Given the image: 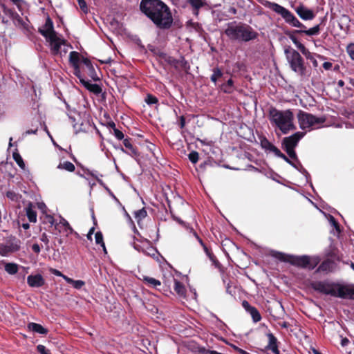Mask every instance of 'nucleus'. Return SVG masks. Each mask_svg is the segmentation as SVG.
Listing matches in <instances>:
<instances>
[{
  "label": "nucleus",
  "mask_w": 354,
  "mask_h": 354,
  "mask_svg": "<svg viewBox=\"0 0 354 354\" xmlns=\"http://www.w3.org/2000/svg\"><path fill=\"white\" fill-rule=\"evenodd\" d=\"M261 146L266 151L272 152L274 155H276L279 150L266 138H263L261 140Z\"/></svg>",
  "instance_id": "obj_19"
},
{
  "label": "nucleus",
  "mask_w": 354,
  "mask_h": 354,
  "mask_svg": "<svg viewBox=\"0 0 354 354\" xmlns=\"http://www.w3.org/2000/svg\"><path fill=\"white\" fill-rule=\"evenodd\" d=\"M189 160L194 164L196 163L198 160V153L193 151L189 154Z\"/></svg>",
  "instance_id": "obj_42"
},
{
  "label": "nucleus",
  "mask_w": 354,
  "mask_h": 354,
  "mask_svg": "<svg viewBox=\"0 0 354 354\" xmlns=\"http://www.w3.org/2000/svg\"><path fill=\"white\" fill-rule=\"evenodd\" d=\"M37 131V129L35 130H28L26 132L24 133L23 136H27L29 134H35Z\"/></svg>",
  "instance_id": "obj_63"
},
{
  "label": "nucleus",
  "mask_w": 354,
  "mask_h": 354,
  "mask_svg": "<svg viewBox=\"0 0 354 354\" xmlns=\"http://www.w3.org/2000/svg\"><path fill=\"white\" fill-rule=\"evenodd\" d=\"M145 102L149 105L157 104L158 98L152 95L148 94L145 98Z\"/></svg>",
  "instance_id": "obj_40"
},
{
  "label": "nucleus",
  "mask_w": 354,
  "mask_h": 354,
  "mask_svg": "<svg viewBox=\"0 0 354 354\" xmlns=\"http://www.w3.org/2000/svg\"><path fill=\"white\" fill-rule=\"evenodd\" d=\"M297 163H295L293 162H292V164H290L291 166H292L293 167H295V169H297V170L304 173H306L307 174V171L302 167V166L301 165L300 162H299L298 159L297 160H295Z\"/></svg>",
  "instance_id": "obj_48"
},
{
  "label": "nucleus",
  "mask_w": 354,
  "mask_h": 354,
  "mask_svg": "<svg viewBox=\"0 0 354 354\" xmlns=\"http://www.w3.org/2000/svg\"><path fill=\"white\" fill-rule=\"evenodd\" d=\"M208 257L209 258L210 261L212 262V263L215 266L217 267L219 265L218 261L216 260V257L213 254V253L209 254V256H208Z\"/></svg>",
  "instance_id": "obj_55"
},
{
  "label": "nucleus",
  "mask_w": 354,
  "mask_h": 354,
  "mask_svg": "<svg viewBox=\"0 0 354 354\" xmlns=\"http://www.w3.org/2000/svg\"><path fill=\"white\" fill-rule=\"evenodd\" d=\"M94 232V227H91L89 231H88V233L87 234V239H89V240H92V235Z\"/></svg>",
  "instance_id": "obj_62"
},
{
  "label": "nucleus",
  "mask_w": 354,
  "mask_h": 354,
  "mask_svg": "<svg viewBox=\"0 0 354 354\" xmlns=\"http://www.w3.org/2000/svg\"><path fill=\"white\" fill-rule=\"evenodd\" d=\"M39 32L46 38L50 52L54 55H64L68 49L72 48L61 35L55 31L53 22L49 17L46 18L44 25L39 28Z\"/></svg>",
  "instance_id": "obj_3"
},
{
  "label": "nucleus",
  "mask_w": 354,
  "mask_h": 354,
  "mask_svg": "<svg viewBox=\"0 0 354 354\" xmlns=\"http://www.w3.org/2000/svg\"><path fill=\"white\" fill-rule=\"evenodd\" d=\"M329 222L330 223L335 227V230H336V232L337 234H339L340 232V230H339V224L336 221V220L335 219V218L332 216H330L329 218Z\"/></svg>",
  "instance_id": "obj_43"
},
{
  "label": "nucleus",
  "mask_w": 354,
  "mask_h": 354,
  "mask_svg": "<svg viewBox=\"0 0 354 354\" xmlns=\"http://www.w3.org/2000/svg\"><path fill=\"white\" fill-rule=\"evenodd\" d=\"M310 286L319 292L343 299H354V286L328 281H313Z\"/></svg>",
  "instance_id": "obj_4"
},
{
  "label": "nucleus",
  "mask_w": 354,
  "mask_h": 354,
  "mask_svg": "<svg viewBox=\"0 0 354 354\" xmlns=\"http://www.w3.org/2000/svg\"><path fill=\"white\" fill-rule=\"evenodd\" d=\"M224 32L230 40L239 42H248L258 36L257 32L250 26L235 21L227 24Z\"/></svg>",
  "instance_id": "obj_5"
},
{
  "label": "nucleus",
  "mask_w": 354,
  "mask_h": 354,
  "mask_svg": "<svg viewBox=\"0 0 354 354\" xmlns=\"http://www.w3.org/2000/svg\"><path fill=\"white\" fill-rule=\"evenodd\" d=\"M267 337L268 338V344L266 348L271 351L273 354H280L278 349L277 339L270 333L267 335Z\"/></svg>",
  "instance_id": "obj_15"
},
{
  "label": "nucleus",
  "mask_w": 354,
  "mask_h": 354,
  "mask_svg": "<svg viewBox=\"0 0 354 354\" xmlns=\"http://www.w3.org/2000/svg\"><path fill=\"white\" fill-rule=\"evenodd\" d=\"M12 20L16 26L21 28H25L26 23L18 14L16 13L15 15H12Z\"/></svg>",
  "instance_id": "obj_30"
},
{
  "label": "nucleus",
  "mask_w": 354,
  "mask_h": 354,
  "mask_svg": "<svg viewBox=\"0 0 354 354\" xmlns=\"http://www.w3.org/2000/svg\"><path fill=\"white\" fill-rule=\"evenodd\" d=\"M27 283L31 288H40L45 283V279L40 274H30L27 277Z\"/></svg>",
  "instance_id": "obj_12"
},
{
  "label": "nucleus",
  "mask_w": 354,
  "mask_h": 354,
  "mask_svg": "<svg viewBox=\"0 0 354 354\" xmlns=\"http://www.w3.org/2000/svg\"><path fill=\"white\" fill-rule=\"evenodd\" d=\"M242 304H243V306L245 308V310L247 311L249 310L250 308L253 307V306H251L247 301H243Z\"/></svg>",
  "instance_id": "obj_61"
},
{
  "label": "nucleus",
  "mask_w": 354,
  "mask_h": 354,
  "mask_svg": "<svg viewBox=\"0 0 354 354\" xmlns=\"http://www.w3.org/2000/svg\"><path fill=\"white\" fill-rule=\"evenodd\" d=\"M233 80L232 79L228 80L227 82L223 86V91L225 93H231L233 91Z\"/></svg>",
  "instance_id": "obj_37"
},
{
  "label": "nucleus",
  "mask_w": 354,
  "mask_h": 354,
  "mask_svg": "<svg viewBox=\"0 0 354 354\" xmlns=\"http://www.w3.org/2000/svg\"><path fill=\"white\" fill-rule=\"evenodd\" d=\"M123 144L126 149H127L129 151L125 150L124 148H121V151L122 152L126 153L131 156L137 155V150L133 147L129 138L124 139Z\"/></svg>",
  "instance_id": "obj_22"
},
{
  "label": "nucleus",
  "mask_w": 354,
  "mask_h": 354,
  "mask_svg": "<svg viewBox=\"0 0 354 354\" xmlns=\"http://www.w3.org/2000/svg\"><path fill=\"white\" fill-rule=\"evenodd\" d=\"M270 118L272 124L277 127L284 134L295 129L294 115L290 110L279 111L272 109L270 111Z\"/></svg>",
  "instance_id": "obj_6"
},
{
  "label": "nucleus",
  "mask_w": 354,
  "mask_h": 354,
  "mask_svg": "<svg viewBox=\"0 0 354 354\" xmlns=\"http://www.w3.org/2000/svg\"><path fill=\"white\" fill-rule=\"evenodd\" d=\"M113 131V135L118 140H124V134L121 131H120L117 128H115Z\"/></svg>",
  "instance_id": "obj_46"
},
{
  "label": "nucleus",
  "mask_w": 354,
  "mask_h": 354,
  "mask_svg": "<svg viewBox=\"0 0 354 354\" xmlns=\"http://www.w3.org/2000/svg\"><path fill=\"white\" fill-rule=\"evenodd\" d=\"M26 216L30 222H37V212L34 209V206L32 203L29 202L25 207Z\"/></svg>",
  "instance_id": "obj_18"
},
{
  "label": "nucleus",
  "mask_w": 354,
  "mask_h": 354,
  "mask_svg": "<svg viewBox=\"0 0 354 354\" xmlns=\"http://www.w3.org/2000/svg\"><path fill=\"white\" fill-rule=\"evenodd\" d=\"M28 328L30 330H32L35 333L41 334V335H46L48 333V330L45 328H44L41 324L30 322L28 324Z\"/></svg>",
  "instance_id": "obj_23"
},
{
  "label": "nucleus",
  "mask_w": 354,
  "mask_h": 354,
  "mask_svg": "<svg viewBox=\"0 0 354 354\" xmlns=\"http://www.w3.org/2000/svg\"><path fill=\"white\" fill-rule=\"evenodd\" d=\"M335 268V263L330 259L324 261L319 266L317 270L321 272H331Z\"/></svg>",
  "instance_id": "obj_20"
},
{
  "label": "nucleus",
  "mask_w": 354,
  "mask_h": 354,
  "mask_svg": "<svg viewBox=\"0 0 354 354\" xmlns=\"http://www.w3.org/2000/svg\"><path fill=\"white\" fill-rule=\"evenodd\" d=\"M83 62L86 65V66L88 68V71L90 72V74H91V77L94 80H96L95 77H94V74L95 75V71L94 67L93 66V65L91 63V62L88 59H84L83 60Z\"/></svg>",
  "instance_id": "obj_36"
},
{
  "label": "nucleus",
  "mask_w": 354,
  "mask_h": 354,
  "mask_svg": "<svg viewBox=\"0 0 354 354\" xmlns=\"http://www.w3.org/2000/svg\"><path fill=\"white\" fill-rule=\"evenodd\" d=\"M208 257L209 258L210 261L212 262V263L215 266L217 267L219 265L218 261L216 260V257L213 254V253L209 254V256H208Z\"/></svg>",
  "instance_id": "obj_53"
},
{
  "label": "nucleus",
  "mask_w": 354,
  "mask_h": 354,
  "mask_svg": "<svg viewBox=\"0 0 354 354\" xmlns=\"http://www.w3.org/2000/svg\"><path fill=\"white\" fill-rule=\"evenodd\" d=\"M77 117L80 118L79 113H75L74 115H69V119L71 120V122L73 125L75 133H77L78 132L83 130V122L80 121V120H78V121H76L77 119Z\"/></svg>",
  "instance_id": "obj_16"
},
{
  "label": "nucleus",
  "mask_w": 354,
  "mask_h": 354,
  "mask_svg": "<svg viewBox=\"0 0 354 354\" xmlns=\"http://www.w3.org/2000/svg\"><path fill=\"white\" fill-rule=\"evenodd\" d=\"M295 12H297V14L299 15V17L301 19L306 20H306H312L315 17V15L312 10L308 9V8L304 7V6H298L295 9Z\"/></svg>",
  "instance_id": "obj_13"
},
{
  "label": "nucleus",
  "mask_w": 354,
  "mask_h": 354,
  "mask_svg": "<svg viewBox=\"0 0 354 354\" xmlns=\"http://www.w3.org/2000/svg\"><path fill=\"white\" fill-rule=\"evenodd\" d=\"M32 250L34 252L38 254L41 251L40 246L37 243H35L32 245Z\"/></svg>",
  "instance_id": "obj_56"
},
{
  "label": "nucleus",
  "mask_w": 354,
  "mask_h": 354,
  "mask_svg": "<svg viewBox=\"0 0 354 354\" xmlns=\"http://www.w3.org/2000/svg\"><path fill=\"white\" fill-rule=\"evenodd\" d=\"M261 3L262 5L272 9L274 12L281 15L285 22L290 26L299 28V30H295V33H304L308 36L319 35L320 32V26L319 24L306 30V27L300 22L299 20L288 9L278 3L266 0H263Z\"/></svg>",
  "instance_id": "obj_2"
},
{
  "label": "nucleus",
  "mask_w": 354,
  "mask_h": 354,
  "mask_svg": "<svg viewBox=\"0 0 354 354\" xmlns=\"http://www.w3.org/2000/svg\"><path fill=\"white\" fill-rule=\"evenodd\" d=\"M55 229L58 231L59 234L68 236L73 232V229L70 226L68 222L62 217L59 218V221L56 222L55 224Z\"/></svg>",
  "instance_id": "obj_11"
},
{
  "label": "nucleus",
  "mask_w": 354,
  "mask_h": 354,
  "mask_svg": "<svg viewBox=\"0 0 354 354\" xmlns=\"http://www.w3.org/2000/svg\"><path fill=\"white\" fill-rule=\"evenodd\" d=\"M95 239L96 244L100 245L102 247L104 252H106L105 244L103 241V235H102V232H96L95 235Z\"/></svg>",
  "instance_id": "obj_34"
},
{
  "label": "nucleus",
  "mask_w": 354,
  "mask_h": 354,
  "mask_svg": "<svg viewBox=\"0 0 354 354\" xmlns=\"http://www.w3.org/2000/svg\"><path fill=\"white\" fill-rule=\"evenodd\" d=\"M12 157L18 166L21 169H25L26 165L20 154L18 152H13Z\"/></svg>",
  "instance_id": "obj_33"
},
{
  "label": "nucleus",
  "mask_w": 354,
  "mask_h": 354,
  "mask_svg": "<svg viewBox=\"0 0 354 354\" xmlns=\"http://www.w3.org/2000/svg\"><path fill=\"white\" fill-rule=\"evenodd\" d=\"M189 3L193 8H195L194 14H198V9L205 5L204 0H189Z\"/></svg>",
  "instance_id": "obj_31"
},
{
  "label": "nucleus",
  "mask_w": 354,
  "mask_h": 354,
  "mask_svg": "<svg viewBox=\"0 0 354 354\" xmlns=\"http://www.w3.org/2000/svg\"><path fill=\"white\" fill-rule=\"evenodd\" d=\"M348 342H349V341L346 337L342 338L341 345L342 346H346L348 345Z\"/></svg>",
  "instance_id": "obj_60"
},
{
  "label": "nucleus",
  "mask_w": 354,
  "mask_h": 354,
  "mask_svg": "<svg viewBox=\"0 0 354 354\" xmlns=\"http://www.w3.org/2000/svg\"><path fill=\"white\" fill-rule=\"evenodd\" d=\"M12 252L10 246L5 245L3 244L0 245V254L2 256H6Z\"/></svg>",
  "instance_id": "obj_38"
},
{
  "label": "nucleus",
  "mask_w": 354,
  "mask_h": 354,
  "mask_svg": "<svg viewBox=\"0 0 354 354\" xmlns=\"http://www.w3.org/2000/svg\"><path fill=\"white\" fill-rule=\"evenodd\" d=\"M208 257L209 258L210 261L212 262V263L215 266L217 267L219 265L218 261L216 260V257L213 254V253L209 254V256H208Z\"/></svg>",
  "instance_id": "obj_54"
},
{
  "label": "nucleus",
  "mask_w": 354,
  "mask_h": 354,
  "mask_svg": "<svg viewBox=\"0 0 354 354\" xmlns=\"http://www.w3.org/2000/svg\"><path fill=\"white\" fill-rule=\"evenodd\" d=\"M300 51L306 57L307 59L308 58H310V56L313 55V53H311L305 46L301 48Z\"/></svg>",
  "instance_id": "obj_51"
},
{
  "label": "nucleus",
  "mask_w": 354,
  "mask_h": 354,
  "mask_svg": "<svg viewBox=\"0 0 354 354\" xmlns=\"http://www.w3.org/2000/svg\"><path fill=\"white\" fill-rule=\"evenodd\" d=\"M275 156L279 157V158H282L287 163H288L290 165L292 164V161H291L289 158H288L286 155H284L283 153H281L280 150L278 151V152L277 153V154Z\"/></svg>",
  "instance_id": "obj_47"
},
{
  "label": "nucleus",
  "mask_w": 354,
  "mask_h": 354,
  "mask_svg": "<svg viewBox=\"0 0 354 354\" xmlns=\"http://www.w3.org/2000/svg\"><path fill=\"white\" fill-rule=\"evenodd\" d=\"M50 272L56 276L62 277L63 279L64 277H66V275L63 274L60 271L54 268H50Z\"/></svg>",
  "instance_id": "obj_52"
},
{
  "label": "nucleus",
  "mask_w": 354,
  "mask_h": 354,
  "mask_svg": "<svg viewBox=\"0 0 354 354\" xmlns=\"http://www.w3.org/2000/svg\"><path fill=\"white\" fill-rule=\"evenodd\" d=\"M304 135V133L298 131L283 139L282 147L290 158L297 160V156L295 149Z\"/></svg>",
  "instance_id": "obj_9"
},
{
  "label": "nucleus",
  "mask_w": 354,
  "mask_h": 354,
  "mask_svg": "<svg viewBox=\"0 0 354 354\" xmlns=\"http://www.w3.org/2000/svg\"><path fill=\"white\" fill-rule=\"evenodd\" d=\"M308 59H309L310 61H311V62L313 63V65L314 67H317L318 66V62L316 60L315 57V55H312L310 56V58H308Z\"/></svg>",
  "instance_id": "obj_58"
},
{
  "label": "nucleus",
  "mask_w": 354,
  "mask_h": 354,
  "mask_svg": "<svg viewBox=\"0 0 354 354\" xmlns=\"http://www.w3.org/2000/svg\"><path fill=\"white\" fill-rule=\"evenodd\" d=\"M285 54L291 69L298 75H305L306 66L300 54L292 48L285 49Z\"/></svg>",
  "instance_id": "obj_8"
},
{
  "label": "nucleus",
  "mask_w": 354,
  "mask_h": 354,
  "mask_svg": "<svg viewBox=\"0 0 354 354\" xmlns=\"http://www.w3.org/2000/svg\"><path fill=\"white\" fill-rule=\"evenodd\" d=\"M80 82L91 92L95 94H99L102 92L101 87L96 84H91L88 81L80 79Z\"/></svg>",
  "instance_id": "obj_21"
},
{
  "label": "nucleus",
  "mask_w": 354,
  "mask_h": 354,
  "mask_svg": "<svg viewBox=\"0 0 354 354\" xmlns=\"http://www.w3.org/2000/svg\"><path fill=\"white\" fill-rule=\"evenodd\" d=\"M44 223L50 224V226H55L56 223L54 217L51 215L46 214L44 217Z\"/></svg>",
  "instance_id": "obj_41"
},
{
  "label": "nucleus",
  "mask_w": 354,
  "mask_h": 354,
  "mask_svg": "<svg viewBox=\"0 0 354 354\" xmlns=\"http://www.w3.org/2000/svg\"><path fill=\"white\" fill-rule=\"evenodd\" d=\"M64 279L68 283L71 284L75 289H81L85 284L82 280H74L68 277H64Z\"/></svg>",
  "instance_id": "obj_24"
},
{
  "label": "nucleus",
  "mask_w": 354,
  "mask_h": 354,
  "mask_svg": "<svg viewBox=\"0 0 354 354\" xmlns=\"http://www.w3.org/2000/svg\"><path fill=\"white\" fill-rule=\"evenodd\" d=\"M41 241L42 242H44L46 245H48V242H49V240H48V236L46 235V233H43L41 236V238H40Z\"/></svg>",
  "instance_id": "obj_57"
},
{
  "label": "nucleus",
  "mask_w": 354,
  "mask_h": 354,
  "mask_svg": "<svg viewBox=\"0 0 354 354\" xmlns=\"http://www.w3.org/2000/svg\"><path fill=\"white\" fill-rule=\"evenodd\" d=\"M248 312L250 314L254 322L257 323L261 319V316L255 307L250 308Z\"/></svg>",
  "instance_id": "obj_28"
},
{
  "label": "nucleus",
  "mask_w": 354,
  "mask_h": 354,
  "mask_svg": "<svg viewBox=\"0 0 354 354\" xmlns=\"http://www.w3.org/2000/svg\"><path fill=\"white\" fill-rule=\"evenodd\" d=\"M299 127L303 130L321 127L326 121L325 117H317L311 113L299 111L297 114Z\"/></svg>",
  "instance_id": "obj_7"
},
{
  "label": "nucleus",
  "mask_w": 354,
  "mask_h": 354,
  "mask_svg": "<svg viewBox=\"0 0 354 354\" xmlns=\"http://www.w3.org/2000/svg\"><path fill=\"white\" fill-rule=\"evenodd\" d=\"M147 211L145 209V208L140 209L134 212L135 218L136 219L138 224H140V222L147 216Z\"/></svg>",
  "instance_id": "obj_32"
},
{
  "label": "nucleus",
  "mask_w": 354,
  "mask_h": 354,
  "mask_svg": "<svg viewBox=\"0 0 354 354\" xmlns=\"http://www.w3.org/2000/svg\"><path fill=\"white\" fill-rule=\"evenodd\" d=\"M6 196L12 201H17L18 199L17 194L12 191H8L6 193Z\"/></svg>",
  "instance_id": "obj_50"
},
{
  "label": "nucleus",
  "mask_w": 354,
  "mask_h": 354,
  "mask_svg": "<svg viewBox=\"0 0 354 354\" xmlns=\"http://www.w3.org/2000/svg\"><path fill=\"white\" fill-rule=\"evenodd\" d=\"M180 128H183L184 126H185V119L183 116H181L180 117Z\"/></svg>",
  "instance_id": "obj_64"
},
{
  "label": "nucleus",
  "mask_w": 354,
  "mask_h": 354,
  "mask_svg": "<svg viewBox=\"0 0 354 354\" xmlns=\"http://www.w3.org/2000/svg\"><path fill=\"white\" fill-rule=\"evenodd\" d=\"M176 221L180 223L181 225H183L186 228H189L190 229V232H193V234L194 236L196 238V239L198 241V242L200 243V244L203 246V250L205 252V254H207V256H209V254H211L212 252L207 248V246L204 244V243L203 242L202 239L198 236V234H196V232H194L192 228H190L185 223H184L182 220L179 219V218H177Z\"/></svg>",
  "instance_id": "obj_17"
},
{
  "label": "nucleus",
  "mask_w": 354,
  "mask_h": 354,
  "mask_svg": "<svg viewBox=\"0 0 354 354\" xmlns=\"http://www.w3.org/2000/svg\"><path fill=\"white\" fill-rule=\"evenodd\" d=\"M290 261L292 264L300 266L309 270L314 269L319 263L317 257H311L309 256H291Z\"/></svg>",
  "instance_id": "obj_10"
},
{
  "label": "nucleus",
  "mask_w": 354,
  "mask_h": 354,
  "mask_svg": "<svg viewBox=\"0 0 354 354\" xmlns=\"http://www.w3.org/2000/svg\"><path fill=\"white\" fill-rule=\"evenodd\" d=\"M332 63L330 62H326L323 64V68L326 70H329L332 67Z\"/></svg>",
  "instance_id": "obj_59"
},
{
  "label": "nucleus",
  "mask_w": 354,
  "mask_h": 354,
  "mask_svg": "<svg viewBox=\"0 0 354 354\" xmlns=\"http://www.w3.org/2000/svg\"><path fill=\"white\" fill-rule=\"evenodd\" d=\"M223 75V73L221 70L218 68H214L213 69V74L211 76V81L214 84L216 83L218 78L221 77Z\"/></svg>",
  "instance_id": "obj_35"
},
{
  "label": "nucleus",
  "mask_w": 354,
  "mask_h": 354,
  "mask_svg": "<svg viewBox=\"0 0 354 354\" xmlns=\"http://www.w3.org/2000/svg\"><path fill=\"white\" fill-rule=\"evenodd\" d=\"M143 281L149 287L157 288L161 285L159 280L150 277H144Z\"/></svg>",
  "instance_id": "obj_26"
},
{
  "label": "nucleus",
  "mask_w": 354,
  "mask_h": 354,
  "mask_svg": "<svg viewBox=\"0 0 354 354\" xmlns=\"http://www.w3.org/2000/svg\"><path fill=\"white\" fill-rule=\"evenodd\" d=\"M57 169H64L67 171H69V172H73L75 171V165L69 162V161H64L63 162H60L58 166H57Z\"/></svg>",
  "instance_id": "obj_25"
},
{
  "label": "nucleus",
  "mask_w": 354,
  "mask_h": 354,
  "mask_svg": "<svg viewBox=\"0 0 354 354\" xmlns=\"http://www.w3.org/2000/svg\"><path fill=\"white\" fill-rule=\"evenodd\" d=\"M346 53H348L349 57L354 61V43H350L346 46Z\"/></svg>",
  "instance_id": "obj_39"
},
{
  "label": "nucleus",
  "mask_w": 354,
  "mask_h": 354,
  "mask_svg": "<svg viewBox=\"0 0 354 354\" xmlns=\"http://www.w3.org/2000/svg\"><path fill=\"white\" fill-rule=\"evenodd\" d=\"M290 39L293 42V44L295 45V46L300 50L301 48L304 46V44H302L295 37L291 36L290 37Z\"/></svg>",
  "instance_id": "obj_45"
},
{
  "label": "nucleus",
  "mask_w": 354,
  "mask_h": 354,
  "mask_svg": "<svg viewBox=\"0 0 354 354\" xmlns=\"http://www.w3.org/2000/svg\"><path fill=\"white\" fill-rule=\"evenodd\" d=\"M37 350L40 354H51L50 350L46 348L45 346L39 344L37 346Z\"/></svg>",
  "instance_id": "obj_44"
},
{
  "label": "nucleus",
  "mask_w": 354,
  "mask_h": 354,
  "mask_svg": "<svg viewBox=\"0 0 354 354\" xmlns=\"http://www.w3.org/2000/svg\"><path fill=\"white\" fill-rule=\"evenodd\" d=\"M174 290L179 296L185 297L186 292L185 287L177 280L174 281Z\"/></svg>",
  "instance_id": "obj_27"
},
{
  "label": "nucleus",
  "mask_w": 354,
  "mask_h": 354,
  "mask_svg": "<svg viewBox=\"0 0 354 354\" xmlns=\"http://www.w3.org/2000/svg\"><path fill=\"white\" fill-rule=\"evenodd\" d=\"M78 4H79V6L80 8V9L84 12V13H87L88 12V8H87V5H86V3L85 2L84 0H81V1H78Z\"/></svg>",
  "instance_id": "obj_49"
},
{
  "label": "nucleus",
  "mask_w": 354,
  "mask_h": 354,
  "mask_svg": "<svg viewBox=\"0 0 354 354\" xmlns=\"http://www.w3.org/2000/svg\"><path fill=\"white\" fill-rule=\"evenodd\" d=\"M69 62L71 64L75 69V75L80 77V68H79V62H80V54L76 51H72L69 54Z\"/></svg>",
  "instance_id": "obj_14"
},
{
  "label": "nucleus",
  "mask_w": 354,
  "mask_h": 354,
  "mask_svg": "<svg viewBox=\"0 0 354 354\" xmlns=\"http://www.w3.org/2000/svg\"><path fill=\"white\" fill-rule=\"evenodd\" d=\"M140 9L160 29H169L173 24L169 8L160 0H142Z\"/></svg>",
  "instance_id": "obj_1"
},
{
  "label": "nucleus",
  "mask_w": 354,
  "mask_h": 354,
  "mask_svg": "<svg viewBox=\"0 0 354 354\" xmlns=\"http://www.w3.org/2000/svg\"><path fill=\"white\" fill-rule=\"evenodd\" d=\"M5 270L10 274H15L18 272V266L13 263H7L5 265Z\"/></svg>",
  "instance_id": "obj_29"
}]
</instances>
